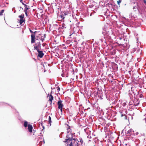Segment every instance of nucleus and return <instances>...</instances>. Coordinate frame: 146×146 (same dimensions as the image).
I'll return each mask as SVG.
<instances>
[{"label":"nucleus","instance_id":"nucleus-1","mask_svg":"<svg viewBox=\"0 0 146 146\" xmlns=\"http://www.w3.org/2000/svg\"><path fill=\"white\" fill-rule=\"evenodd\" d=\"M80 145V144H78L77 142V139L76 138H72L71 142L69 144H67L68 146H79Z\"/></svg>","mask_w":146,"mask_h":146},{"label":"nucleus","instance_id":"nucleus-2","mask_svg":"<svg viewBox=\"0 0 146 146\" xmlns=\"http://www.w3.org/2000/svg\"><path fill=\"white\" fill-rule=\"evenodd\" d=\"M62 101L60 100L58 101L57 103L58 108L60 110L61 112H62V107L63 106V104H62Z\"/></svg>","mask_w":146,"mask_h":146},{"label":"nucleus","instance_id":"nucleus-3","mask_svg":"<svg viewBox=\"0 0 146 146\" xmlns=\"http://www.w3.org/2000/svg\"><path fill=\"white\" fill-rule=\"evenodd\" d=\"M19 17L20 18V24L21 25L23 22H24L25 21V19L24 17V15H19Z\"/></svg>","mask_w":146,"mask_h":146},{"label":"nucleus","instance_id":"nucleus-4","mask_svg":"<svg viewBox=\"0 0 146 146\" xmlns=\"http://www.w3.org/2000/svg\"><path fill=\"white\" fill-rule=\"evenodd\" d=\"M66 139H65V141H64V142L66 143H70L72 141V137L71 138L69 137L68 135H67L66 137Z\"/></svg>","mask_w":146,"mask_h":146},{"label":"nucleus","instance_id":"nucleus-5","mask_svg":"<svg viewBox=\"0 0 146 146\" xmlns=\"http://www.w3.org/2000/svg\"><path fill=\"white\" fill-rule=\"evenodd\" d=\"M36 33V31L34 32V34L31 35V42L32 43H34L35 42V34Z\"/></svg>","mask_w":146,"mask_h":146},{"label":"nucleus","instance_id":"nucleus-6","mask_svg":"<svg viewBox=\"0 0 146 146\" xmlns=\"http://www.w3.org/2000/svg\"><path fill=\"white\" fill-rule=\"evenodd\" d=\"M37 52H38V56L40 58H42L44 55V54L43 53V52L42 51H40L39 50H38Z\"/></svg>","mask_w":146,"mask_h":146},{"label":"nucleus","instance_id":"nucleus-7","mask_svg":"<svg viewBox=\"0 0 146 146\" xmlns=\"http://www.w3.org/2000/svg\"><path fill=\"white\" fill-rule=\"evenodd\" d=\"M48 97H49L48 101L50 102V104H51L52 102V101L53 100V97L51 95H49V94H48Z\"/></svg>","mask_w":146,"mask_h":146},{"label":"nucleus","instance_id":"nucleus-8","mask_svg":"<svg viewBox=\"0 0 146 146\" xmlns=\"http://www.w3.org/2000/svg\"><path fill=\"white\" fill-rule=\"evenodd\" d=\"M127 111L126 110L125 111V113H123V112L122 111H121L120 112V113L121 114V117H122L123 116H125L124 118L125 119H127V116L126 115V114H127Z\"/></svg>","mask_w":146,"mask_h":146},{"label":"nucleus","instance_id":"nucleus-9","mask_svg":"<svg viewBox=\"0 0 146 146\" xmlns=\"http://www.w3.org/2000/svg\"><path fill=\"white\" fill-rule=\"evenodd\" d=\"M127 61H130L132 58V56L131 54H127Z\"/></svg>","mask_w":146,"mask_h":146},{"label":"nucleus","instance_id":"nucleus-10","mask_svg":"<svg viewBox=\"0 0 146 146\" xmlns=\"http://www.w3.org/2000/svg\"><path fill=\"white\" fill-rule=\"evenodd\" d=\"M28 129L29 132L31 133L32 132L33 127L30 124H29L28 126Z\"/></svg>","mask_w":146,"mask_h":146},{"label":"nucleus","instance_id":"nucleus-11","mask_svg":"<svg viewBox=\"0 0 146 146\" xmlns=\"http://www.w3.org/2000/svg\"><path fill=\"white\" fill-rule=\"evenodd\" d=\"M67 125V133H71L72 131L71 129L70 128V127L68 125V124Z\"/></svg>","mask_w":146,"mask_h":146},{"label":"nucleus","instance_id":"nucleus-12","mask_svg":"<svg viewBox=\"0 0 146 146\" xmlns=\"http://www.w3.org/2000/svg\"><path fill=\"white\" fill-rule=\"evenodd\" d=\"M77 142L79 143L78 144H80V145H82L83 143V141L82 139L81 138H79L78 140L77 139Z\"/></svg>","mask_w":146,"mask_h":146},{"label":"nucleus","instance_id":"nucleus-13","mask_svg":"<svg viewBox=\"0 0 146 146\" xmlns=\"http://www.w3.org/2000/svg\"><path fill=\"white\" fill-rule=\"evenodd\" d=\"M136 52L138 54H140L141 53L142 50L140 48L137 49Z\"/></svg>","mask_w":146,"mask_h":146},{"label":"nucleus","instance_id":"nucleus-14","mask_svg":"<svg viewBox=\"0 0 146 146\" xmlns=\"http://www.w3.org/2000/svg\"><path fill=\"white\" fill-rule=\"evenodd\" d=\"M35 45H36V46L37 47L38 49L40 47V42H37V43L35 44Z\"/></svg>","mask_w":146,"mask_h":146},{"label":"nucleus","instance_id":"nucleus-15","mask_svg":"<svg viewBox=\"0 0 146 146\" xmlns=\"http://www.w3.org/2000/svg\"><path fill=\"white\" fill-rule=\"evenodd\" d=\"M22 4L24 5L25 9L24 10V11H27V10H28L29 8L28 7L27 5L26 4H24V3H22Z\"/></svg>","mask_w":146,"mask_h":146},{"label":"nucleus","instance_id":"nucleus-16","mask_svg":"<svg viewBox=\"0 0 146 146\" xmlns=\"http://www.w3.org/2000/svg\"><path fill=\"white\" fill-rule=\"evenodd\" d=\"M48 122H49V123L50 124V125H51V123L52 121H51V117L50 116H49Z\"/></svg>","mask_w":146,"mask_h":146},{"label":"nucleus","instance_id":"nucleus-17","mask_svg":"<svg viewBox=\"0 0 146 146\" xmlns=\"http://www.w3.org/2000/svg\"><path fill=\"white\" fill-rule=\"evenodd\" d=\"M28 125V122L27 121H25L24 122V126L26 127Z\"/></svg>","mask_w":146,"mask_h":146},{"label":"nucleus","instance_id":"nucleus-18","mask_svg":"<svg viewBox=\"0 0 146 146\" xmlns=\"http://www.w3.org/2000/svg\"><path fill=\"white\" fill-rule=\"evenodd\" d=\"M4 10H1L0 12V16L2 15H3V13L4 12Z\"/></svg>","mask_w":146,"mask_h":146},{"label":"nucleus","instance_id":"nucleus-19","mask_svg":"<svg viewBox=\"0 0 146 146\" xmlns=\"http://www.w3.org/2000/svg\"><path fill=\"white\" fill-rule=\"evenodd\" d=\"M34 49L35 50H37V51H38V50H39V49H38L37 47L36 46H35V45H34Z\"/></svg>","mask_w":146,"mask_h":146},{"label":"nucleus","instance_id":"nucleus-20","mask_svg":"<svg viewBox=\"0 0 146 146\" xmlns=\"http://www.w3.org/2000/svg\"><path fill=\"white\" fill-rule=\"evenodd\" d=\"M121 1H122L121 0H119L117 1V4H118V5H119L120 3H121Z\"/></svg>","mask_w":146,"mask_h":146},{"label":"nucleus","instance_id":"nucleus-21","mask_svg":"<svg viewBox=\"0 0 146 146\" xmlns=\"http://www.w3.org/2000/svg\"><path fill=\"white\" fill-rule=\"evenodd\" d=\"M60 88L59 87H58V89H57V90L59 91H60Z\"/></svg>","mask_w":146,"mask_h":146},{"label":"nucleus","instance_id":"nucleus-22","mask_svg":"<svg viewBox=\"0 0 146 146\" xmlns=\"http://www.w3.org/2000/svg\"><path fill=\"white\" fill-rule=\"evenodd\" d=\"M30 32L31 33H34L33 32V31L31 30L30 29L29 30Z\"/></svg>","mask_w":146,"mask_h":146},{"label":"nucleus","instance_id":"nucleus-23","mask_svg":"<svg viewBox=\"0 0 146 146\" xmlns=\"http://www.w3.org/2000/svg\"><path fill=\"white\" fill-rule=\"evenodd\" d=\"M25 11V14L26 16L27 15V11Z\"/></svg>","mask_w":146,"mask_h":146},{"label":"nucleus","instance_id":"nucleus-24","mask_svg":"<svg viewBox=\"0 0 146 146\" xmlns=\"http://www.w3.org/2000/svg\"><path fill=\"white\" fill-rule=\"evenodd\" d=\"M142 96H143V95L142 94H141L140 95V97H141Z\"/></svg>","mask_w":146,"mask_h":146},{"label":"nucleus","instance_id":"nucleus-25","mask_svg":"<svg viewBox=\"0 0 146 146\" xmlns=\"http://www.w3.org/2000/svg\"><path fill=\"white\" fill-rule=\"evenodd\" d=\"M136 7V6L134 7L133 8V9H135Z\"/></svg>","mask_w":146,"mask_h":146},{"label":"nucleus","instance_id":"nucleus-26","mask_svg":"<svg viewBox=\"0 0 146 146\" xmlns=\"http://www.w3.org/2000/svg\"><path fill=\"white\" fill-rule=\"evenodd\" d=\"M61 17L63 19H64V17H63V16H61Z\"/></svg>","mask_w":146,"mask_h":146},{"label":"nucleus","instance_id":"nucleus-27","mask_svg":"<svg viewBox=\"0 0 146 146\" xmlns=\"http://www.w3.org/2000/svg\"><path fill=\"white\" fill-rule=\"evenodd\" d=\"M133 87H131V91H132V89H133Z\"/></svg>","mask_w":146,"mask_h":146},{"label":"nucleus","instance_id":"nucleus-28","mask_svg":"<svg viewBox=\"0 0 146 146\" xmlns=\"http://www.w3.org/2000/svg\"><path fill=\"white\" fill-rule=\"evenodd\" d=\"M119 39L120 40H121L122 39V38H121L120 37L119 38Z\"/></svg>","mask_w":146,"mask_h":146},{"label":"nucleus","instance_id":"nucleus-29","mask_svg":"<svg viewBox=\"0 0 146 146\" xmlns=\"http://www.w3.org/2000/svg\"><path fill=\"white\" fill-rule=\"evenodd\" d=\"M20 2H21L22 1V0H20Z\"/></svg>","mask_w":146,"mask_h":146},{"label":"nucleus","instance_id":"nucleus-30","mask_svg":"<svg viewBox=\"0 0 146 146\" xmlns=\"http://www.w3.org/2000/svg\"><path fill=\"white\" fill-rule=\"evenodd\" d=\"M64 15H67V14H66L65 13H64Z\"/></svg>","mask_w":146,"mask_h":146},{"label":"nucleus","instance_id":"nucleus-31","mask_svg":"<svg viewBox=\"0 0 146 146\" xmlns=\"http://www.w3.org/2000/svg\"><path fill=\"white\" fill-rule=\"evenodd\" d=\"M41 40H42V42L43 41V39L42 40V39H41Z\"/></svg>","mask_w":146,"mask_h":146},{"label":"nucleus","instance_id":"nucleus-32","mask_svg":"<svg viewBox=\"0 0 146 146\" xmlns=\"http://www.w3.org/2000/svg\"><path fill=\"white\" fill-rule=\"evenodd\" d=\"M145 3H146V2L145 1Z\"/></svg>","mask_w":146,"mask_h":146}]
</instances>
